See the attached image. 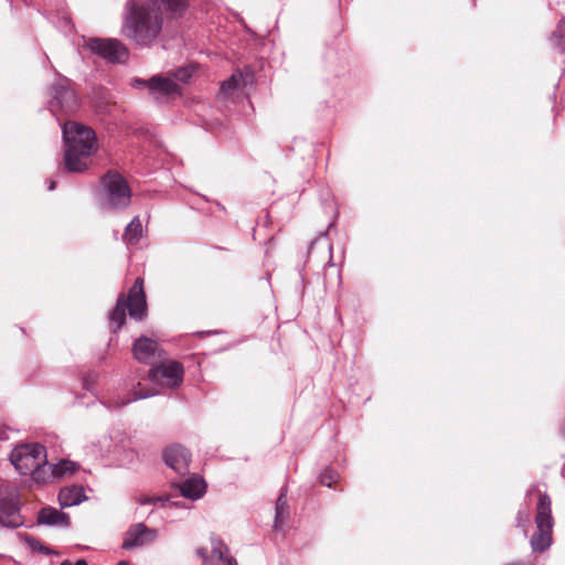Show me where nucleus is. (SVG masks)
I'll return each mask as SVG.
<instances>
[{
	"label": "nucleus",
	"mask_w": 565,
	"mask_h": 565,
	"mask_svg": "<svg viewBox=\"0 0 565 565\" xmlns=\"http://www.w3.org/2000/svg\"><path fill=\"white\" fill-rule=\"evenodd\" d=\"M65 145L64 164L70 172H83L88 168L89 158L97 150V139L94 130L78 124L62 125Z\"/></svg>",
	"instance_id": "obj_1"
},
{
	"label": "nucleus",
	"mask_w": 565,
	"mask_h": 565,
	"mask_svg": "<svg viewBox=\"0 0 565 565\" xmlns=\"http://www.w3.org/2000/svg\"><path fill=\"white\" fill-rule=\"evenodd\" d=\"M10 461L20 475L31 476L35 481L45 482L46 452L40 444H23L17 446L10 455Z\"/></svg>",
	"instance_id": "obj_2"
},
{
	"label": "nucleus",
	"mask_w": 565,
	"mask_h": 565,
	"mask_svg": "<svg viewBox=\"0 0 565 565\" xmlns=\"http://www.w3.org/2000/svg\"><path fill=\"white\" fill-rule=\"evenodd\" d=\"M126 309H128L129 316L132 319L141 320L146 316L147 303L143 291V280L140 277L135 280V284L129 289L127 300L124 295H120L115 308L109 313V322L114 328V332L119 330L125 323Z\"/></svg>",
	"instance_id": "obj_3"
},
{
	"label": "nucleus",
	"mask_w": 565,
	"mask_h": 565,
	"mask_svg": "<svg viewBox=\"0 0 565 565\" xmlns=\"http://www.w3.org/2000/svg\"><path fill=\"white\" fill-rule=\"evenodd\" d=\"M551 505V498L546 493L540 492L535 515L536 532L531 539V546L534 552L542 553L552 544L554 519Z\"/></svg>",
	"instance_id": "obj_4"
},
{
	"label": "nucleus",
	"mask_w": 565,
	"mask_h": 565,
	"mask_svg": "<svg viewBox=\"0 0 565 565\" xmlns=\"http://www.w3.org/2000/svg\"><path fill=\"white\" fill-rule=\"evenodd\" d=\"M100 205L104 210L125 209L130 203L131 192L125 179L117 172L104 175Z\"/></svg>",
	"instance_id": "obj_5"
},
{
	"label": "nucleus",
	"mask_w": 565,
	"mask_h": 565,
	"mask_svg": "<svg viewBox=\"0 0 565 565\" xmlns=\"http://www.w3.org/2000/svg\"><path fill=\"white\" fill-rule=\"evenodd\" d=\"M49 107L53 115L68 114L75 111L78 106V97L72 83L66 77H58L50 89Z\"/></svg>",
	"instance_id": "obj_6"
},
{
	"label": "nucleus",
	"mask_w": 565,
	"mask_h": 565,
	"mask_svg": "<svg viewBox=\"0 0 565 565\" xmlns=\"http://www.w3.org/2000/svg\"><path fill=\"white\" fill-rule=\"evenodd\" d=\"M87 47L111 63H122L129 56L126 45L117 39H89Z\"/></svg>",
	"instance_id": "obj_7"
},
{
	"label": "nucleus",
	"mask_w": 565,
	"mask_h": 565,
	"mask_svg": "<svg viewBox=\"0 0 565 565\" xmlns=\"http://www.w3.org/2000/svg\"><path fill=\"white\" fill-rule=\"evenodd\" d=\"M22 524L19 516L15 494L7 486L0 484V525L17 527Z\"/></svg>",
	"instance_id": "obj_8"
},
{
	"label": "nucleus",
	"mask_w": 565,
	"mask_h": 565,
	"mask_svg": "<svg viewBox=\"0 0 565 565\" xmlns=\"http://www.w3.org/2000/svg\"><path fill=\"white\" fill-rule=\"evenodd\" d=\"M157 537V530L150 529L143 523H136L125 533L121 547L128 551L145 547L152 544Z\"/></svg>",
	"instance_id": "obj_9"
},
{
	"label": "nucleus",
	"mask_w": 565,
	"mask_h": 565,
	"mask_svg": "<svg viewBox=\"0 0 565 565\" xmlns=\"http://www.w3.org/2000/svg\"><path fill=\"white\" fill-rule=\"evenodd\" d=\"M184 370L181 363L171 361L149 370V380L170 387L178 386L183 380Z\"/></svg>",
	"instance_id": "obj_10"
},
{
	"label": "nucleus",
	"mask_w": 565,
	"mask_h": 565,
	"mask_svg": "<svg viewBox=\"0 0 565 565\" xmlns=\"http://www.w3.org/2000/svg\"><path fill=\"white\" fill-rule=\"evenodd\" d=\"M163 459L168 467L178 475L184 476L189 472L191 454L181 445H172L163 452Z\"/></svg>",
	"instance_id": "obj_11"
},
{
	"label": "nucleus",
	"mask_w": 565,
	"mask_h": 565,
	"mask_svg": "<svg viewBox=\"0 0 565 565\" xmlns=\"http://www.w3.org/2000/svg\"><path fill=\"white\" fill-rule=\"evenodd\" d=\"M179 85L170 77L157 75L150 78L149 92L159 103H162L171 95L179 93Z\"/></svg>",
	"instance_id": "obj_12"
},
{
	"label": "nucleus",
	"mask_w": 565,
	"mask_h": 565,
	"mask_svg": "<svg viewBox=\"0 0 565 565\" xmlns=\"http://www.w3.org/2000/svg\"><path fill=\"white\" fill-rule=\"evenodd\" d=\"M38 521L40 524L50 526L67 527L70 525L68 514L52 507L42 508L39 512Z\"/></svg>",
	"instance_id": "obj_13"
},
{
	"label": "nucleus",
	"mask_w": 565,
	"mask_h": 565,
	"mask_svg": "<svg viewBox=\"0 0 565 565\" xmlns=\"http://www.w3.org/2000/svg\"><path fill=\"white\" fill-rule=\"evenodd\" d=\"M157 349L158 344L156 341L142 337L135 341L132 351L138 361L142 363H151L156 356Z\"/></svg>",
	"instance_id": "obj_14"
},
{
	"label": "nucleus",
	"mask_w": 565,
	"mask_h": 565,
	"mask_svg": "<svg viewBox=\"0 0 565 565\" xmlns=\"http://www.w3.org/2000/svg\"><path fill=\"white\" fill-rule=\"evenodd\" d=\"M156 394H157V392L154 390L143 388L141 383H138L132 388L130 397L111 398L105 405H106V407H108L110 409H118V408H121V407L128 405L129 403H131L134 401L147 398V397H150V396H154Z\"/></svg>",
	"instance_id": "obj_15"
},
{
	"label": "nucleus",
	"mask_w": 565,
	"mask_h": 565,
	"mask_svg": "<svg viewBox=\"0 0 565 565\" xmlns=\"http://www.w3.org/2000/svg\"><path fill=\"white\" fill-rule=\"evenodd\" d=\"M87 498L82 486H67L60 490L58 502L62 508L78 505Z\"/></svg>",
	"instance_id": "obj_16"
},
{
	"label": "nucleus",
	"mask_w": 565,
	"mask_h": 565,
	"mask_svg": "<svg viewBox=\"0 0 565 565\" xmlns=\"http://www.w3.org/2000/svg\"><path fill=\"white\" fill-rule=\"evenodd\" d=\"M179 488L182 497L198 500L204 494L206 486L203 479L192 477L183 481Z\"/></svg>",
	"instance_id": "obj_17"
},
{
	"label": "nucleus",
	"mask_w": 565,
	"mask_h": 565,
	"mask_svg": "<svg viewBox=\"0 0 565 565\" xmlns=\"http://www.w3.org/2000/svg\"><path fill=\"white\" fill-rule=\"evenodd\" d=\"M286 490H284L277 501H276V507H275V521H274V529L276 531H280L282 530L284 525L286 524V522L288 521L289 519V505H288V502H287V497H286Z\"/></svg>",
	"instance_id": "obj_18"
},
{
	"label": "nucleus",
	"mask_w": 565,
	"mask_h": 565,
	"mask_svg": "<svg viewBox=\"0 0 565 565\" xmlns=\"http://www.w3.org/2000/svg\"><path fill=\"white\" fill-rule=\"evenodd\" d=\"M212 558H217L223 565H237L234 557L228 556V548L225 543L216 536L211 537Z\"/></svg>",
	"instance_id": "obj_19"
},
{
	"label": "nucleus",
	"mask_w": 565,
	"mask_h": 565,
	"mask_svg": "<svg viewBox=\"0 0 565 565\" xmlns=\"http://www.w3.org/2000/svg\"><path fill=\"white\" fill-rule=\"evenodd\" d=\"M142 236V224L139 216H135L125 228L124 239L127 244H137Z\"/></svg>",
	"instance_id": "obj_20"
},
{
	"label": "nucleus",
	"mask_w": 565,
	"mask_h": 565,
	"mask_svg": "<svg viewBox=\"0 0 565 565\" xmlns=\"http://www.w3.org/2000/svg\"><path fill=\"white\" fill-rule=\"evenodd\" d=\"M247 77H249L248 74L244 75L241 71H236L235 73H233V75L228 79H226L222 83L221 92L224 94H228L232 90H235L238 87L246 85Z\"/></svg>",
	"instance_id": "obj_21"
},
{
	"label": "nucleus",
	"mask_w": 565,
	"mask_h": 565,
	"mask_svg": "<svg viewBox=\"0 0 565 565\" xmlns=\"http://www.w3.org/2000/svg\"><path fill=\"white\" fill-rule=\"evenodd\" d=\"M78 468V465L70 460H61L58 463L46 466V469L51 471V477L61 478L65 475L73 473Z\"/></svg>",
	"instance_id": "obj_22"
},
{
	"label": "nucleus",
	"mask_w": 565,
	"mask_h": 565,
	"mask_svg": "<svg viewBox=\"0 0 565 565\" xmlns=\"http://www.w3.org/2000/svg\"><path fill=\"white\" fill-rule=\"evenodd\" d=\"M320 483L327 487H331L333 482H337L339 479V473L330 468L324 469L320 473Z\"/></svg>",
	"instance_id": "obj_23"
},
{
	"label": "nucleus",
	"mask_w": 565,
	"mask_h": 565,
	"mask_svg": "<svg viewBox=\"0 0 565 565\" xmlns=\"http://www.w3.org/2000/svg\"><path fill=\"white\" fill-rule=\"evenodd\" d=\"M139 502H140V504H150V503L160 502L162 505H164L167 503L169 505L179 507V502H172L169 499H163V498H159V497H157V498L145 497V498H141L139 500Z\"/></svg>",
	"instance_id": "obj_24"
},
{
	"label": "nucleus",
	"mask_w": 565,
	"mask_h": 565,
	"mask_svg": "<svg viewBox=\"0 0 565 565\" xmlns=\"http://www.w3.org/2000/svg\"><path fill=\"white\" fill-rule=\"evenodd\" d=\"M551 42L554 46L559 47L562 51H565V43H563L562 35L557 32H554L551 36Z\"/></svg>",
	"instance_id": "obj_25"
},
{
	"label": "nucleus",
	"mask_w": 565,
	"mask_h": 565,
	"mask_svg": "<svg viewBox=\"0 0 565 565\" xmlns=\"http://www.w3.org/2000/svg\"><path fill=\"white\" fill-rule=\"evenodd\" d=\"M150 79H141V78H132L131 86L137 88H148L149 89Z\"/></svg>",
	"instance_id": "obj_26"
},
{
	"label": "nucleus",
	"mask_w": 565,
	"mask_h": 565,
	"mask_svg": "<svg viewBox=\"0 0 565 565\" xmlns=\"http://www.w3.org/2000/svg\"><path fill=\"white\" fill-rule=\"evenodd\" d=\"M195 553L203 561V563L206 564L210 562L209 552L205 547L196 548Z\"/></svg>",
	"instance_id": "obj_27"
},
{
	"label": "nucleus",
	"mask_w": 565,
	"mask_h": 565,
	"mask_svg": "<svg viewBox=\"0 0 565 565\" xmlns=\"http://www.w3.org/2000/svg\"><path fill=\"white\" fill-rule=\"evenodd\" d=\"M191 76V72L186 68H181L175 73V77L180 81H186Z\"/></svg>",
	"instance_id": "obj_28"
},
{
	"label": "nucleus",
	"mask_w": 565,
	"mask_h": 565,
	"mask_svg": "<svg viewBox=\"0 0 565 565\" xmlns=\"http://www.w3.org/2000/svg\"><path fill=\"white\" fill-rule=\"evenodd\" d=\"M516 521L519 526L524 527L525 524L529 523L530 519L527 514L523 515L521 512H519Z\"/></svg>",
	"instance_id": "obj_29"
},
{
	"label": "nucleus",
	"mask_w": 565,
	"mask_h": 565,
	"mask_svg": "<svg viewBox=\"0 0 565 565\" xmlns=\"http://www.w3.org/2000/svg\"><path fill=\"white\" fill-rule=\"evenodd\" d=\"M94 381H95V380H92V381L85 380V382H84V387H85L87 391H90V390H92V385H93Z\"/></svg>",
	"instance_id": "obj_30"
},
{
	"label": "nucleus",
	"mask_w": 565,
	"mask_h": 565,
	"mask_svg": "<svg viewBox=\"0 0 565 565\" xmlns=\"http://www.w3.org/2000/svg\"><path fill=\"white\" fill-rule=\"evenodd\" d=\"M55 186H56L55 181L50 180V181H49V191H53V190L55 189Z\"/></svg>",
	"instance_id": "obj_31"
},
{
	"label": "nucleus",
	"mask_w": 565,
	"mask_h": 565,
	"mask_svg": "<svg viewBox=\"0 0 565 565\" xmlns=\"http://www.w3.org/2000/svg\"><path fill=\"white\" fill-rule=\"evenodd\" d=\"M38 545H39V550H40V551H42L44 554H51V551H50L49 548H46V547H45V548H44V547H42V546L40 545V543H38Z\"/></svg>",
	"instance_id": "obj_32"
},
{
	"label": "nucleus",
	"mask_w": 565,
	"mask_h": 565,
	"mask_svg": "<svg viewBox=\"0 0 565 565\" xmlns=\"http://www.w3.org/2000/svg\"><path fill=\"white\" fill-rule=\"evenodd\" d=\"M73 565H88L87 562L85 559H78L75 564Z\"/></svg>",
	"instance_id": "obj_33"
},
{
	"label": "nucleus",
	"mask_w": 565,
	"mask_h": 565,
	"mask_svg": "<svg viewBox=\"0 0 565 565\" xmlns=\"http://www.w3.org/2000/svg\"><path fill=\"white\" fill-rule=\"evenodd\" d=\"M61 565H73L71 561L65 559L61 563Z\"/></svg>",
	"instance_id": "obj_34"
},
{
	"label": "nucleus",
	"mask_w": 565,
	"mask_h": 565,
	"mask_svg": "<svg viewBox=\"0 0 565 565\" xmlns=\"http://www.w3.org/2000/svg\"><path fill=\"white\" fill-rule=\"evenodd\" d=\"M117 565H129L127 561H120Z\"/></svg>",
	"instance_id": "obj_35"
},
{
	"label": "nucleus",
	"mask_w": 565,
	"mask_h": 565,
	"mask_svg": "<svg viewBox=\"0 0 565 565\" xmlns=\"http://www.w3.org/2000/svg\"><path fill=\"white\" fill-rule=\"evenodd\" d=\"M562 475H563V477L565 478V466H564V467H563V469H562Z\"/></svg>",
	"instance_id": "obj_36"
},
{
	"label": "nucleus",
	"mask_w": 565,
	"mask_h": 565,
	"mask_svg": "<svg viewBox=\"0 0 565 565\" xmlns=\"http://www.w3.org/2000/svg\"><path fill=\"white\" fill-rule=\"evenodd\" d=\"M510 565H523L522 563H513V564H510Z\"/></svg>",
	"instance_id": "obj_37"
}]
</instances>
